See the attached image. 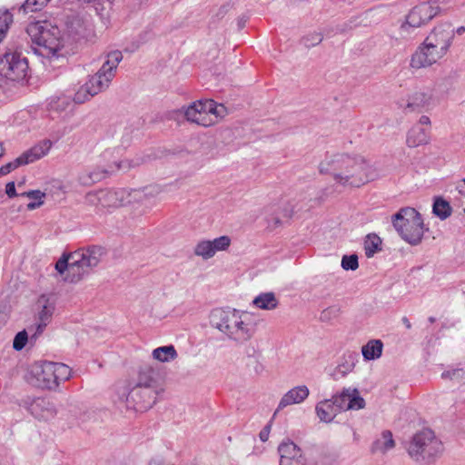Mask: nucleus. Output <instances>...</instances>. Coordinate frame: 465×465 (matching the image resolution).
Returning a JSON list of instances; mask_svg holds the SVG:
<instances>
[{
	"label": "nucleus",
	"instance_id": "8",
	"mask_svg": "<svg viewBox=\"0 0 465 465\" xmlns=\"http://www.w3.org/2000/svg\"><path fill=\"white\" fill-rule=\"evenodd\" d=\"M393 225L407 242L418 244L423 236L424 227L421 215L414 208H401L393 219Z\"/></svg>",
	"mask_w": 465,
	"mask_h": 465
},
{
	"label": "nucleus",
	"instance_id": "48",
	"mask_svg": "<svg viewBox=\"0 0 465 465\" xmlns=\"http://www.w3.org/2000/svg\"><path fill=\"white\" fill-rule=\"evenodd\" d=\"M4 154V147L2 143H0V157Z\"/></svg>",
	"mask_w": 465,
	"mask_h": 465
},
{
	"label": "nucleus",
	"instance_id": "25",
	"mask_svg": "<svg viewBox=\"0 0 465 465\" xmlns=\"http://www.w3.org/2000/svg\"><path fill=\"white\" fill-rule=\"evenodd\" d=\"M383 344L380 340H371L361 348L363 358L367 361L375 360L381 357Z\"/></svg>",
	"mask_w": 465,
	"mask_h": 465
},
{
	"label": "nucleus",
	"instance_id": "19",
	"mask_svg": "<svg viewBox=\"0 0 465 465\" xmlns=\"http://www.w3.org/2000/svg\"><path fill=\"white\" fill-rule=\"evenodd\" d=\"M309 389L305 385L297 386L288 391L281 399L274 415L289 405L302 403L309 396Z\"/></svg>",
	"mask_w": 465,
	"mask_h": 465
},
{
	"label": "nucleus",
	"instance_id": "40",
	"mask_svg": "<svg viewBox=\"0 0 465 465\" xmlns=\"http://www.w3.org/2000/svg\"><path fill=\"white\" fill-rule=\"evenodd\" d=\"M463 371L460 369L452 370V371H447L442 373L443 379H453V378H460L463 375Z\"/></svg>",
	"mask_w": 465,
	"mask_h": 465
},
{
	"label": "nucleus",
	"instance_id": "41",
	"mask_svg": "<svg viewBox=\"0 0 465 465\" xmlns=\"http://www.w3.org/2000/svg\"><path fill=\"white\" fill-rule=\"evenodd\" d=\"M415 125H420L425 128H428V132H430V120L429 116L427 115H421L419 119V122Z\"/></svg>",
	"mask_w": 465,
	"mask_h": 465
},
{
	"label": "nucleus",
	"instance_id": "14",
	"mask_svg": "<svg viewBox=\"0 0 465 465\" xmlns=\"http://www.w3.org/2000/svg\"><path fill=\"white\" fill-rule=\"evenodd\" d=\"M109 156H110V153H104L102 155L99 163H97V168H98L97 170L89 172L86 174H82L80 177V180L82 181V183L84 184L94 183L95 182L100 181L101 179L105 177L107 174L113 173L118 170H121L122 168H126L129 166V165L123 166L122 162H120V163L114 162L112 163L104 164V162L108 160Z\"/></svg>",
	"mask_w": 465,
	"mask_h": 465
},
{
	"label": "nucleus",
	"instance_id": "31",
	"mask_svg": "<svg viewBox=\"0 0 465 465\" xmlns=\"http://www.w3.org/2000/svg\"><path fill=\"white\" fill-rule=\"evenodd\" d=\"M154 381V369L151 366L144 367L139 372L138 385L151 387Z\"/></svg>",
	"mask_w": 465,
	"mask_h": 465
},
{
	"label": "nucleus",
	"instance_id": "20",
	"mask_svg": "<svg viewBox=\"0 0 465 465\" xmlns=\"http://www.w3.org/2000/svg\"><path fill=\"white\" fill-rule=\"evenodd\" d=\"M52 147V143L50 140H44L39 143L35 144L24 153L19 156L20 163H24V164H27L30 163H34L45 155H46L49 150Z\"/></svg>",
	"mask_w": 465,
	"mask_h": 465
},
{
	"label": "nucleus",
	"instance_id": "17",
	"mask_svg": "<svg viewBox=\"0 0 465 465\" xmlns=\"http://www.w3.org/2000/svg\"><path fill=\"white\" fill-rule=\"evenodd\" d=\"M36 305L38 310L37 318L39 322L35 334H41L47 324L51 322L55 304L51 298L45 295H42L37 300Z\"/></svg>",
	"mask_w": 465,
	"mask_h": 465
},
{
	"label": "nucleus",
	"instance_id": "45",
	"mask_svg": "<svg viewBox=\"0 0 465 465\" xmlns=\"http://www.w3.org/2000/svg\"><path fill=\"white\" fill-rule=\"evenodd\" d=\"M455 188L460 195L465 196V179L458 181L456 183Z\"/></svg>",
	"mask_w": 465,
	"mask_h": 465
},
{
	"label": "nucleus",
	"instance_id": "21",
	"mask_svg": "<svg viewBox=\"0 0 465 465\" xmlns=\"http://www.w3.org/2000/svg\"><path fill=\"white\" fill-rule=\"evenodd\" d=\"M430 141V132L428 128L413 125L408 132L406 143L410 147H418L428 143Z\"/></svg>",
	"mask_w": 465,
	"mask_h": 465
},
{
	"label": "nucleus",
	"instance_id": "12",
	"mask_svg": "<svg viewBox=\"0 0 465 465\" xmlns=\"http://www.w3.org/2000/svg\"><path fill=\"white\" fill-rule=\"evenodd\" d=\"M122 58V53L119 51L109 53L107 60L104 63L101 69L87 81L89 85L98 88L99 93L107 88L115 75V70Z\"/></svg>",
	"mask_w": 465,
	"mask_h": 465
},
{
	"label": "nucleus",
	"instance_id": "3",
	"mask_svg": "<svg viewBox=\"0 0 465 465\" xmlns=\"http://www.w3.org/2000/svg\"><path fill=\"white\" fill-rule=\"evenodd\" d=\"M104 254V250L100 246L94 245L86 249H79L60 259L55 268L64 281L77 282L91 268L99 263Z\"/></svg>",
	"mask_w": 465,
	"mask_h": 465
},
{
	"label": "nucleus",
	"instance_id": "16",
	"mask_svg": "<svg viewBox=\"0 0 465 465\" xmlns=\"http://www.w3.org/2000/svg\"><path fill=\"white\" fill-rule=\"evenodd\" d=\"M281 465H306L302 450L292 441H282L278 447Z\"/></svg>",
	"mask_w": 465,
	"mask_h": 465
},
{
	"label": "nucleus",
	"instance_id": "23",
	"mask_svg": "<svg viewBox=\"0 0 465 465\" xmlns=\"http://www.w3.org/2000/svg\"><path fill=\"white\" fill-rule=\"evenodd\" d=\"M252 304L261 310H274L279 304V301L273 292H262L256 296Z\"/></svg>",
	"mask_w": 465,
	"mask_h": 465
},
{
	"label": "nucleus",
	"instance_id": "49",
	"mask_svg": "<svg viewBox=\"0 0 465 465\" xmlns=\"http://www.w3.org/2000/svg\"><path fill=\"white\" fill-rule=\"evenodd\" d=\"M317 43H320L322 41V37L320 35H317Z\"/></svg>",
	"mask_w": 465,
	"mask_h": 465
},
{
	"label": "nucleus",
	"instance_id": "2",
	"mask_svg": "<svg viewBox=\"0 0 465 465\" xmlns=\"http://www.w3.org/2000/svg\"><path fill=\"white\" fill-rule=\"evenodd\" d=\"M454 29L448 24L435 26L412 54L410 66L412 69L430 67L444 58L453 42Z\"/></svg>",
	"mask_w": 465,
	"mask_h": 465
},
{
	"label": "nucleus",
	"instance_id": "4",
	"mask_svg": "<svg viewBox=\"0 0 465 465\" xmlns=\"http://www.w3.org/2000/svg\"><path fill=\"white\" fill-rule=\"evenodd\" d=\"M26 33L31 38L35 53L49 57L56 54L63 47V40L59 28L48 21L30 23Z\"/></svg>",
	"mask_w": 465,
	"mask_h": 465
},
{
	"label": "nucleus",
	"instance_id": "22",
	"mask_svg": "<svg viewBox=\"0 0 465 465\" xmlns=\"http://www.w3.org/2000/svg\"><path fill=\"white\" fill-rule=\"evenodd\" d=\"M340 411L334 400L322 401L316 406L318 417L325 422L331 421Z\"/></svg>",
	"mask_w": 465,
	"mask_h": 465
},
{
	"label": "nucleus",
	"instance_id": "27",
	"mask_svg": "<svg viewBox=\"0 0 465 465\" xmlns=\"http://www.w3.org/2000/svg\"><path fill=\"white\" fill-rule=\"evenodd\" d=\"M97 94H99V89L90 86L86 82L76 91L74 101L77 104H83Z\"/></svg>",
	"mask_w": 465,
	"mask_h": 465
},
{
	"label": "nucleus",
	"instance_id": "47",
	"mask_svg": "<svg viewBox=\"0 0 465 465\" xmlns=\"http://www.w3.org/2000/svg\"><path fill=\"white\" fill-rule=\"evenodd\" d=\"M402 322L406 326L407 329H411V322L409 321V319L407 317H403L402 318Z\"/></svg>",
	"mask_w": 465,
	"mask_h": 465
},
{
	"label": "nucleus",
	"instance_id": "18",
	"mask_svg": "<svg viewBox=\"0 0 465 465\" xmlns=\"http://www.w3.org/2000/svg\"><path fill=\"white\" fill-rule=\"evenodd\" d=\"M31 413L39 420H49L56 414L54 404L46 398H37L30 405Z\"/></svg>",
	"mask_w": 465,
	"mask_h": 465
},
{
	"label": "nucleus",
	"instance_id": "35",
	"mask_svg": "<svg viewBox=\"0 0 465 465\" xmlns=\"http://www.w3.org/2000/svg\"><path fill=\"white\" fill-rule=\"evenodd\" d=\"M12 22L13 15L9 12H0V42L5 38Z\"/></svg>",
	"mask_w": 465,
	"mask_h": 465
},
{
	"label": "nucleus",
	"instance_id": "46",
	"mask_svg": "<svg viewBox=\"0 0 465 465\" xmlns=\"http://www.w3.org/2000/svg\"><path fill=\"white\" fill-rule=\"evenodd\" d=\"M7 316L4 312L0 311V328L5 324Z\"/></svg>",
	"mask_w": 465,
	"mask_h": 465
},
{
	"label": "nucleus",
	"instance_id": "42",
	"mask_svg": "<svg viewBox=\"0 0 465 465\" xmlns=\"http://www.w3.org/2000/svg\"><path fill=\"white\" fill-rule=\"evenodd\" d=\"M270 432H271V425L268 424L260 431L259 437H260L261 440L263 442L267 441L269 439Z\"/></svg>",
	"mask_w": 465,
	"mask_h": 465
},
{
	"label": "nucleus",
	"instance_id": "5",
	"mask_svg": "<svg viewBox=\"0 0 465 465\" xmlns=\"http://www.w3.org/2000/svg\"><path fill=\"white\" fill-rule=\"evenodd\" d=\"M71 375L70 367L64 363L40 361L32 365L28 381L35 387L54 390L60 382L69 380Z\"/></svg>",
	"mask_w": 465,
	"mask_h": 465
},
{
	"label": "nucleus",
	"instance_id": "43",
	"mask_svg": "<svg viewBox=\"0 0 465 465\" xmlns=\"http://www.w3.org/2000/svg\"><path fill=\"white\" fill-rule=\"evenodd\" d=\"M5 193L8 195V197H10V198H13L17 195L16 192H15V185L14 182H10L6 184Z\"/></svg>",
	"mask_w": 465,
	"mask_h": 465
},
{
	"label": "nucleus",
	"instance_id": "28",
	"mask_svg": "<svg viewBox=\"0 0 465 465\" xmlns=\"http://www.w3.org/2000/svg\"><path fill=\"white\" fill-rule=\"evenodd\" d=\"M193 253L196 256L203 258V260H209L213 258L214 255L213 252L211 240L199 241L194 246Z\"/></svg>",
	"mask_w": 465,
	"mask_h": 465
},
{
	"label": "nucleus",
	"instance_id": "13",
	"mask_svg": "<svg viewBox=\"0 0 465 465\" xmlns=\"http://www.w3.org/2000/svg\"><path fill=\"white\" fill-rule=\"evenodd\" d=\"M440 11L437 0H429L415 5L406 17V24L413 28H419L428 24Z\"/></svg>",
	"mask_w": 465,
	"mask_h": 465
},
{
	"label": "nucleus",
	"instance_id": "37",
	"mask_svg": "<svg viewBox=\"0 0 465 465\" xmlns=\"http://www.w3.org/2000/svg\"><path fill=\"white\" fill-rule=\"evenodd\" d=\"M358 257L355 254L343 256L341 266L345 270H356L358 268Z\"/></svg>",
	"mask_w": 465,
	"mask_h": 465
},
{
	"label": "nucleus",
	"instance_id": "32",
	"mask_svg": "<svg viewBox=\"0 0 465 465\" xmlns=\"http://www.w3.org/2000/svg\"><path fill=\"white\" fill-rule=\"evenodd\" d=\"M211 243L213 255H215L218 252L227 251L232 244V239L227 235H223L211 240Z\"/></svg>",
	"mask_w": 465,
	"mask_h": 465
},
{
	"label": "nucleus",
	"instance_id": "7",
	"mask_svg": "<svg viewBox=\"0 0 465 465\" xmlns=\"http://www.w3.org/2000/svg\"><path fill=\"white\" fill-rule=\"evenodd\" d=\"M223 322L219 329L238 342H244L252 338L256 331L258 317L249 312H223Z\"/></svg>",
	"mask_w": 465,
	"mask_h": 465
},
{
	"label": "nucleus",
	"instance_id": "34",
	"mask_svg": "<svg viewBox=\"0 0 465 465\" xmlns=\"http://www.w3.org/2000/svg\"><path fill=\"white\" fill-rule=\"evenodd\" d=\"M69 104V98L65 95H61L52 98L49 102V108L51 111L61 112L65 110Z\"/></svg>",
	"mask_w": 465,
	"mask_h": 465
},
{
	"label": "nucleus",
	"instance_id": "29",
	"mask_svg": "<svg viewBox=\"0 0 465 465\" xmlns=\"http://www.w3.org/2000/svg\"><path fill=\"white\" fill-rule=\"evenodd\" d=\"M381 240L376 234H369L364 241V250L367 257H371L381 250Z\"/></svg>",
	"mask_w": 465,
	"mask_h": 465
},
{
	"label": "nucleus",
	"instance_id": "1",
	"mask_svg": "<svg viewBox=\"0 0 465 465\" xmlns=\"http://www.w3.org/2000/svg\"><path fill=\"white\" fill-rule=\"evenodd\" d=\"M318 169L320 173L329 175L336 185L345 189L361 188L376 176L370 160L359 153L327 152Z\"/></svg>",
	"mask_w": 465,
	"mask_h": 465
},
{
	"label": "nucleus",
	"instance_id": "11",
	"mask_svg": "<svg viewBox=\"0 0 465 465\" xmlns=\"http://www.w3.org/2000/svg\"><path fill=\"white\" fill-rule=\"evenodd\" d=\"M27 60L17 51H6L0 57V75L12 81H19L26 76Z\"/></svg>",
	"mask_w": 465,
	"mask_h": 465
},
{
	"label": "nucleus",
	"instance_id": "26",
	"mask_svg": "<svg viewBox=\"0 0 465 465\" xmlns=\"http://www.w3.org/2000/svg\"><path fill=\"white\" fill-rule=\"evenodd\" d=\"M152 356L160 362H168L175 360L178 354L173 345H167L154 349Z\"/></svg>",
	"mask_w": 465,
	"mask_h": 465
},
{
	"label": "nucleus",
	"instance_id": "36",
	"mask_svg": "<svg viewBox=\"0 0 465 465\" xmlns=\"http://www.w3.org/2000/svg\"><path fill=\"white\" fill-rule=\"evenodd\" d=\"M24 195H26L28 198H31L34 200H42V198L45 197V193H41L40 191H30V192L24 193ZM42 203H43L42 201H40L38 203H30L27 204V209L34 210V209L39 207Z\"/></svg>",
	"mask_w": 465,
	"mask_h": 465
},
{
	"label": "nucleus",
	"instance_id": "15",
	"mask_svg": "<svg viewBox=\"0 0 465 465\" xmlns=\"http://www.w3.org/2000/svg\"><path fill=\"white\" fill-rule=\"evenodd\" d=\"M341 411L361 410L365 406V401L356 389H344L339 395L333 397Z\"/></svg>",
	"mask_w": 465,
	"mask_h": 465
},
{
	"label": "nucleus",
	"instance_id": "10",
	"mask_svg": "<svg viewBox=\"0 0 465 465\" xmlns=\"http://www.w3.org/2000/svg\"><path fill=\"white\" fill-rule=\"evenodd\" d=\"M226 109L223 104H217L213 100L197 101L193 103L184 112L187 121L203 126L216 124L225 114Z\"/></svg>",
	"mask_w": 465,
	"mask_h": 465
},
{
	"label": "nucleus",
	"instance_id": "44",
	"mask_svg": "<svg viewBox=\"0 0 465 465\" xmlns=\"http://www.w3.org/2000/svg\"><path fill=\"white\" fill-rule=\"evenodd\" d=\"M105 202L112 203V205L116 206V203L113 201L116 199V193L114 192H105L103 193Z\"/></svg>",
	"mask_w": 465,
	"mask_h": 465
},
{
	"label": "nucleus",
	"instance_id": "30",
	"mask_svg": "<svg viewBox=\"0 0 465 465\" xmlns=\"http://www.w3.org/2000/svg\"><path fill=\"white\" fill-rule=\"evenodd\" d=\"M450 203L442 198H437L433 203V213L439 218L444 220L451 214Z\"/></svg>",
	"mask_w": 465,
	"mask_h": 465
},
{
	"label": "nucleus",
	"instance_id": "33",
	"mask_svg": "<svg viewBox=\"0 0 465 465\" xmlns=\"http://www.w3.org/2000/svg\"><path fill=\"white\" fill-rule=\"evenodd\" d=\"M51 0H25L21 9L25 13H33L42 10Z\"/></svg>",
	"mask_w": 465,
	"mask_h": 465
},
{
	"label": "nucleus",
	"instance_id": "9",
	"mask_svg": "<svg viewBox=\"0 0 465 465\" xmlns=\"http://www.w3.org/2000/svg\"><path fill=\"white\" fill-rule=\"evenodd\" d=\"M407 450L415 460L430 461L442 452L443 445L432 430L425 429L413 435Z\"/></svg>",
	"mask_w": 465,
	"mask_h": 465
},
{
	"label": "nucleus",
	"instance_id": "38",
	"mask_svg": "<svg viewBox=\"0 0 465 465\" xmlns=\"http://www.w3.org/2000/svg\"><path fill=\"white\" fill-rule=\"evenodd\" d=\"M27 340H28L27 332L25 331H19L15 336L13 347L16 351H20L25 346Z\"/></svg>",
	"mask_w": 465,
	"mask_h": 465
},
{
	"label": "nucleus",
	"instance_id": "39",
	"mask_svg": "<svg viewBox=\"0 0 465 465\" xmlns=\"http://www.w3.org/2000/svg\"><path fill=\"white\" fill-rule=\"evenodd\" d=\"M23 164L24 163H20L19 157L16 158L14 162H11L0 168V177L9 173L11 171Z\"/></svg>",
	"mask_w": 465,
	"mask_h": 465
},
{
	"label": "nucleus",
	"instance_id": "6",
	"mask_svg": "<svg viewBox=\"0 0 465 465\" xmlns=\"http://www.w3.org/2000/svg\"><path fill=\"white\" fill-rule=\"evenodd\" d=\"M438 104L435 84L419 83L409 90L405 96L398 100L399 107L408 113H428L433 110Z\"/></svg>",
	"mask_w": 465,
	"mask_h": 465
},
{
	"label": "nucleus",
	"instance_id": "24",
	"mask_svg": "<svg viewBox=\"0 0 465 465\" xmlns=\"http://www.w3.org/2000/svg\"><path fill=\"white\" fill-rule=\"evenodd\" d=\"M395 443L392 438V434L390 430L382 431L381 438L377 439L372 446L371 452L372 453H385L386 451L394 448Z\"/></svg>",
	"mask_w": 465,
	"mask_h": 465
}]
</instances>
